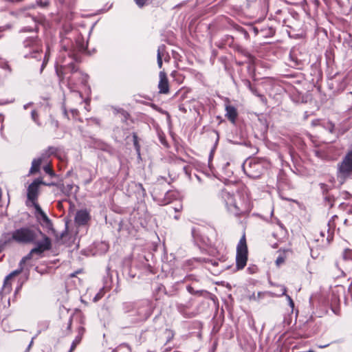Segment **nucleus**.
Listing matches in <instances>:
<instances>
[{
    "label": "nucleus",
    "mask_w": 352,
    "mask_h": 352,
    "mask_svg": "<svg viewBox=\"0 0 352 352\" xmlns=\"http://www.w3.org/2000/svg\"><path fill=\"white\" fill-rule=\"evenodd\" d=\"M12 241L23 245H35V247L21 259V265L32 259L34 254L41 256L43 252L50 250L52 248L51 239L39 229L32 227H21L11 233L5 234V243Z\"/></svg>",
    "instance_id": "1"
},
{
    "label": "nucleus",
    "mask_w": 352,
    "mask_h": 352,
    "mask_svg": "<svg viewBox=\"0 0 352 352\" xmlns=\"http://www.w3.org/2000/svg\"><path fill=\"white\" fill-rule=\"evenodd\" d=\"M222 198L224 199L226 206L230 212L238 215L243 212V204L241 201L240 195H234L230 192L223 190L221 192Z\"/></svg>",
    "instance_id": "2"
},
{
    "label": "nucleus",
    "mask_w": 352,
    "mask_h": 352,
    "mask_svg": "<svg viewBox=\"0 0 352 352\" xmlns=\"http://www.w3.org/2000/svg\"><path fill=\"white\" fill-rule=\"evenodd\" d=\"M352 174V151H350L338 165L337 177L341 184Z\"/></svg>",
    "instance_id": "3"
},
{
    "label": "nucleus",
    "mask_w": 352,
    "mask_h": 352,
    "mask_svg": "<svg viewBox=\"0 0 352 352\" xmlns=\"http://www.w3.org/2000/svg\"><path fill=\"white\" fill-rule=\"evenodd\" d=\"M248 261V247L245 236L240 239L236 248V265L238 270H242L246 265Z\"/></svg>",
    "instance_id": "4"
},
{
    "label": "nucleus",
    "mask_w": 352,
    "mask_h": 352,
    "mask_svg": "<svg viewBox=\"0 0 352 352\" xmlns=\"http://www.w3.org/2000/svg\"><path fill=\"white\" fill-rule=\"evenodd\" d=\"M41 184L50 186L54 185V183L47 184L43 182V180L39 178L34 180V182L29 185L27 193L28 200L30 201L31 203L37 201L38 197L39 195V187Z\"/></svg>",
    "instance_id": "5"
},
{
    "label": "nucleus",
    "mask_w": 352,
    "mask_h": 352,
    "mask_svg": "<svg viewBox=\"0 0 352 352\" xmlns=\"http://www.w3.org/2000/svg\"><path fill=\"white\" fill-rule=\"evenodd\" d=\"M159 93L162 94H168L169 92V82L166 73L164 71H161L159 74Z\"/></svg>",
    "instance_id": "6"
},
{
    "label": "nucleus",
    "mask_w": 352,
    "mask_h": 352,
    "mask_svg": "<svg viewBox=\"0 0 352 352\" xmlns=\"http://www.w3.org/2000/svg\"><path fill=\"white\" fill-rule=\"evenodd\" d=\"M89 219V214L85 210H81L76 212L75 221L78 225H85Z\"/></svg>",
    "instance_id": "7"
},
{
    "label": "nucleus",
    "mask_w": 352,
    "mask_h": 352,
    "mask_svg": "<svg viewBox=\"0 0 352 352\" xmlns=\"http://www.w3.org/2000/svg\"><path fill=\"white\" fill-rule=\"evenodd\" d=\"M66 70H69L71 73L74 74L78 71V68L76 67L74 63H71L67 67L60 65V68H56V73L59 77H61L65 73H66Z\"/></svg>",
    "instance_id": "8"
},
{
    "label": "nucleus",
    "mask_w": 352,
    "mask_h": 352,
    "mask_svg": "<svg viewBox=\"0 0 352 352\" xmlns=\"http://www.w3.org/2000/svg\"><path fill=\"white\" fill-rule=\"evenodd\" d=\"M226 116L232 123L234 124L238 116L236 108L231 105H226Z\"/></svg>",
    "instance_id": "9"
},
{
    "label": "nucleus",
    "mask_w": 352,
    "mask_h": 352,
    "mask_svg": "<svg viewBox=\"0 0 352 352\" xmlns=\"http://www.w3.org/2000/svg\"><path fill=\"white\" fill-rule=\"evenodd\" d=\"M157 52V65L159 68H162L163 64L162 59L166 55V46L164 45L159 46Z\"/></svg>",
    "instance_id": "10"
},
{
    "label": "nucleus",
    "mask_w": 352,
    "mask_h": 352,
    "mask_svg": "<svg viewBox=\"0 0 352 352\" xmlns=\"http://www.w3.org/2000/svg\"><path fill=\"white\" fill-rule=\"evenodd\" d=\"M43 159V157H41L33 160L29 175H32L39 171Z\"/></svg>",
    "instance_id": "11"
},
{
    "label": "nucleus",
    "mask_w": 352,
    "mask_h": 352,
    "mask_svg": "<svg viewBox=\"0 0 352 352\" xmlns=\"http://www.w3.org/2000/svg\"><path fill=\"white\" fill-rule=\"evenodd\" d=\"M41 219L43 221L42 225L45 226L48 229L52 228V223L51 220L48 218L45 213L43 214L41 216Z\"/></svg>",
    "instance_id": "12"
},
{
    "label": "nucleus",
    "mask_w": 352,
    "mask_h": 352,
    "mask_svg": "<svg viewBox=\"0 0 352 352\" xmlns=\"http://www.w3.org/2000/svg\"><path fill=\"white\" fill-rule=\"evenodd\" d=\"M74 188V185L72 184H67V185H62L61 190L65 195L68 196L72 193V191Z\"/></svg>",
    "instance_id": "13"
},
{
    "label": "nucleus",
    "mask_w": 352,
    "mask_h": 352,
    "mask_svg": "<svg viewBox=\"0 0 352 352\" xmlns=\"http://www.w3.org/2000/svg\"><path fill=\"white\" fill-rule=\"evenodd\" d=\"M266 294H271L270 292H258L257 294L254 293L250 296L249 299L250 300H258L261 298L264 297Z\"/></svg>",
    "instance_id": "14"
},
{
    "label": "nucleus",
    "mask_w": 352,
    "mask_h": 352,
    "mask_svg": "<svg viewBox=\"0 0 352 352\" xmlns=\"http://www.w3.org/2000/svg\"><path fill=\"white\" fill-rule=\"evenodd\" d=\"M11 278H10L8 276H7L4 280L3 283V290L6 292H10L11 290V283H10Z\"/></svg>",
    "instance_id": "15"
},
{
    "label": "nucleus",
    "mask_w": 352,
    "mask_h": 352,
    "mask_svg": "<svg viewBox=\"0 0 352 352\" xmlns=\"http://www.w3.org/2000/svg\"><path fill=\"white\" fill-rule=\"evenodd\" d=\"M280 291L282 292V294H280V296L285 295L286 297H287V299L288 300V302L289 303L290 306L292 307H294V303L293 300L292 299V298L289 296L286 295V292H287L286 287L285 286H283V285H280Z\"/></svg>",
    "instance_id": "16"
},
{
    "label": "nucleus",
    "mask_w": 352,
    "mask_h": 352,
    "mask_svg": "<svg viewBox=\"0 0 352 352\" xmlns=\"http://www.w3.org/2000/svg\"><path fill=\"white\" fill-rule=\"evenodd\" d=\"M274 30L272 28L261 30V33L263 37L270 36L274 34Z\"/></svg>",
    "instance_id": "17"
},
{
    "label": "nucleus",
    "mask_w": 352,
    "mask_h": 352,
    "mask_svg": "<svg viewBox=\"0 0 352 352\" xmlns=\"http://www.w3.org/2000/svg\"><path fill=\"white\" fill-rule=\"evenodd\" d=\"M32 204L36 210V214H39L40 216H41L43 214L45 213L40 207V206L38 205V204L37 203V201L33 202L32 203Z\"/></svg>",
    "instance_id": "18"
},
{
    "label": "nucleus",
    "mask_w": 352,
    "mask_h": 352,
    "mask_svg": "<svg viewBox=\"0 0 352 352\" xmlns=\"http://www.w3.org/2000/svg\"><path fill=\"white\" fill-rule=\"evenodd\" d=\"M43 170L47 174L50 175L51 177H54L55 175L54 172L53 171L50 165L45 166L43 167Z\"/></svg>",
    "instance_id": "19"
},
{
    "label": "nucleus",
    "mask_w": 352,
    "mask_h": 352,
    "mask_svg": "<svg viewBox=\"0 0 352 352\" xmlns=\"http://www.w3.org/2000/svg\"><path fill=\"white\" fill-rule=\"evenodd\" d=\"M248 85H249V88H250V89L251 90V91H252L254 95H256V96H258V97H260L261 98H263V97H264V96H263V95H261V94H259L257 92L256 89H254V88H253V87L251 86L250 82L249 81H248Z\"/></svg>",
    "instance_id": "20"
},
{
    "label": "nucleus",
    "mask_w": 352,
    "mask_h": 352,
    "mask_svg": "<svg viewBox=\"0 0 352 352\" xmlns=\"http://www.w3.org/2000/svg\"><path fill=\"white\" fill-rule=\"evenodd\" d=\"M244 170L246 174L251 177H258L259 174L253 173L251 170H248L246 168H244Z\"/></svg>",
    "instance_id": "21"
},
{
    "label": "nucleus",
    "mask_w": 352,
    "mask_h": 352,
    "mask_svg": "<svg viewBox=\"0 0 352 352\" xmlns=\"http://www.w3.org/2000/svg\"><path fill=\"white\" fill-rule=\"evenodd\" d=\"M285 262V257L283 256H278V258L276 260V264L277 266H280L281 264H283Z\"/></svg>",
    "instance_id": "22"
},
{
    "label": "nucleus",
    "mask_w": 352,
    "mask_h": 352,
    "mask_svg": "<svg viewBox=\"0 0 352 352\" xmlns=\"http://www.w3.org/2000/svg\"><path fill=\"white\" fill-rule=\"evenodd\" d=\"M135 3L140 7V8H142L143 7L144 5L146 4L147 1L148 0H134Z\"/></svg>",
    "instance_id": "23"
},
{
    "label": "nucleus",
    "mask_w": 352,
    "mask_h": 352,
    "mask_svg": "<svg viewBox=\"0 0 352 352\" xmlns=\"http://www.w3.org/2000/svg\"><path fill=\"white\" fill-rule=\"evenodd\" d=\"M351 250L349 249H345L344 252H343V258L344 259H347L349 258H350L351 256Z\"/></svg>",
    "instance_id": "24"
},
{
    "label": "nucleus",
    "mask_w": 352,
    "mask_h": 352,
    "mask_svg": "<svg viewBox=\"0 0 352 352\" xmlns=\"http://www.w3.org/2000/svg\"><path fill=\"white\" fill-rule=\"evenodd\" d=\"M79 342H80V340L76 339L75 340H74L71 345V348H70V350L69 352H72L75 349V348L76 347L77 344Z\"/></svg>",
    "instance_id": "25"
},
{
    "label": "nucleus",
    "mask_w": 352,
    "mask_h": 352,
    "mask_svg": "<svg viewBox=\"0 0 352 352\" xmlns=\"http://www.w3.org/2000/svg\"><path fill=\"white\" fill-rule=\"evenodd\" d=\"M133 138L134 146H135L137 151H139L140 146H139V144H138V136H137V135L135 133H133Z\"/></svg>",
    "instance_id": "26"
},
{
    "label": "nucleus",
    "mask_w": 352,
    "mask_h": 352,
    "mask_svg": "<svg viewBox=\"0 0 352 352\" xmlns=\"http://www.w3.org/2000/svg\"><path fill=\"white\" fill-rule=\"evenodd\" d=\"M22 271V267L20 269V270H15L14 272H12V273H10L9 275H8L10 278H12L14 277V276H16L18 275L19 274L21 273V272Z\"/></svg>",
    "instance_id": "27"
},
{
    "label": "nucleus",
    "mask_w": 352,
    "mask_h": 352,
    "mask_svg": "<svg viewBox=\"0 0 352 352\" xmlns=\"http://www.w3.org/2000/svg\"><path fill=\"white\" fill-rule=\"evenodd\" d=\"M36 40L34 38H31L30 40H27V41H25V46L28 47L31 43L36 44Z\"/></svg>",
    "instance_id": "28"
},
{
    "label": "nucleus",
    "mask_w": 352,
    "mask_h": 352,
    "mask_svg": "<svg viewBox=\"0 0 352 352\" xmlns=\"http://www.w3.org/2000/svg\"><path fill=\"white\" fill-rule=\"evenodd\" d=\"M117 113H120L124 118H127V116H129L128 113H126V111H125L123 109H119V110H116Z\"/></svg>",
    "instance_id": "29"
},
{
    "label": "nucleus",
    "mask_w": 352,
    "mask_h": 352,
    "mask_svg": "<svg viewBox=\"0 0 352 352\" xmlns=\"http://www.w3.org/2000/svg\"><path fill=\"white\" fill-rule=\"evenodd\" d=\"M37 117H38L37 112L35 110L32 111V118L36 122H37Z\"/></svg>",
    "instance_id": "30"
},
{
    "label": "nucleus",
    "mask_w": 352,
    "mask_h": 352,
    "mask_svg": "<svg viewBox=\"0 0 352 352\" xmlns=\"http://www.w3.org/2000/svg\"><path fill=\"white\" fill-rule=\"evenodd\" d=\"M260 166V164L259 163H256V162H250V168H256L257 167H259Z\"/></svg>",
    "instance_id": "31"
},
{
    "label": "nucleus",
    "mask_w": 352,
    "mask_h": 352,
    "mask_svg": "<svg viewBox=\"0 0 352 352\" xmlns=\"http://www.w3.org/2000/svg\"><path fill=\"white\" fill-rule=\"evenodd\" d=\"M249 25H250V29H251V30H252L254 31V34H255L256 35V34H258V28H256V27H253V26L252 25V23H249Z\"/></svg>",
    "instance_id": "32"
},
{
    "label": "nucleus",
    "mask_w": 352,
    "mask_h": 352,
    "mask_svg": "<svg viewBox=\"0 0 352 352\" xmlns=\"http://www.w3.org/2000/svg\"><path fill=\"white\" fill-rule=\"evenodd\" d=\"M54 152H55V148L53 147H50L47 150L48 155L53 154V153H54Z\"/></svg>",
    "instance_id": "33"
},
{
    "label": "nucleus",
    "mask_w": 352,
    "mask_h": 352,
    "mask_svg": "<svg viewBox=\"0 0 352 352\" xmlns=\"http://www.w3.org/2000/svg\"><path fill=\"white\" fill-rule=\"evenodd\" d=\"M169 59H170V56L166 52V55L164 57V60L165 62H168L169 61Z\"/></svg>",
    "instance_id": "34"
},
{
    "label": "nucleus",
    "mask_w": 352,
    "mask_h": 352,
    "mask_svg": "<svg viewBox=\"0 0 352 352\" xmlns=\"http://www.w3.org/2000/svg\"><path fill=\"white\" fill-rule=\"evenodd\" d=\"M34 337L32 338L29 346H28V350L30 349V347L32 346V345L33 344V342H34Z\"/></svg>",
    "instance_id": "35"
},
{
    "label": "nucleus",
    "mask_w": 352,
    "mask_h": 352,
    "mask_svg": "<svg viewBox=\"0 0 352 352\" xmlns=\"http://www.w3.org/2000/svg\"><path fill=\"white\" fill-rule=\"evenodd\" d=\"M329 345V344H324V345H320V346H319V347L321 348V349H324V348L328 346Z\"/></svg>",
    "instance_id": "36"
},
{
    "label": "nucleus",
    "mask_w": 352,
    "mask_h": 352,
    "mask_svg": "<svg viewBox=\"0 0 352 352\" xmlns=\"http://www.w3.org/2000/svg\"><path fill=\"white\" fill-rule=\"evenodd\" d=\"M100 298V296H99V294H97V295L96 296V297L94 298V300H98V299H99Z\"/></svg>",
    "instance_id": "37"
},
{
    "label": "nucleus",
    "mask_w": 352,
    "mask_h": 352,
    "mask_svg": "<svg viewBox=\"0 0 352 352\" xmlns=\"http://www.w3.org/2000/svg\"><path fill=\"white\" fill-rule=\"evenodd\" d=\"M48 4H49V2H48V1H45V2L43 3V6H47Z\"/></svg>",
    "instance_id": "38"
},
{
    "label": "nucleus",
    "mask_w": 352,
    "mask_h": 352,
    "mask_svg": "<svg viewBox=\"0 0 352 352\" xmlns=\"http://www.w3.org/2000/svg\"><path fill=\"white\" fill-rule=\"evenodd\" d=\"M72 113H77L78 111L76 109L72 110Z\"/></svg>",
    "instance_id": "39"
},
{
    "label": "nucleus",
    "mask_w": 352,
    "mask_h": 352,
    "mask_svg": "<svg viewBox=\"0 0 352 352\" xmlns=\"http://www.w3.org/2000/svg\"><path fill=\"white\" fill-rule=\"evenodd\" d=\"M68 82H69V83H71V82H72V78H71L70 77L68 78Z\"/></svg>",
    "instance_id": "40"
},
{
    "label": "nucleus",
    "mask_w": 352,
    "mask_h": 352,
    "mask_svg": "<svg viewBox=\"0 0 352 352\" xmlns=\"http://www.w3.org/2000/svg\"><path fill=\"white\" fill-rule=\"evenodd\" d=\"M179 109H180V110H182V111H185L184 108V107H179Z\"/></svg>",
    "instance_id": "41"
},
{
    "label": "nucleus",
    "mask_w": 352,
    "mask_h": 352,
    "mask_svg": "<svg viewBox=\"0 0 352 352\" xmlns=\"http://www.w3.org/2000/svg\"><path fill=\"white\" fill-rule=\"evenodd\" d=\"M38 50V47H36L35 49H34V51L37 52Z\"/></svg>",
    "instance_id": "42"
},
{
    "label": "nucleus",
    "mask_w": 352,
    "mask_h": 352,
    "mask_svg": "<svg viewBox=\"0 0 352 352\" xmlns=\"http://www.w3.org/2000/svg\"><path fill=\"white\" fill-rule=\"evenodd\" d=\"M55 124H56V126H58V122H55Z\"/></svg>",
    "instance_id": "43"
},
{
    "label": "nucleus",
    "mask_w": 352,
    "mask_h": 352,
    "mask_svg": "<svg viewBox=\"0 0 352 352\" xmlns=\"http://www.w3.org/2000/svg\"><path fill=\"white\" fill-rule=\"evenodd\" d=\"M24 108H25V109L28 108V106H27V105H25V106H24Z\"/></svg>",
    "instance_id": "44"
},
{
    "label": "nucleus",
    "mask_w": 352,
    "mask_h": 352,
    "mask_svg": "<svg viewBox=\"0 0 352 352\" xmlns=\"http://www.w3.org/2000/svg\"><path fill=\"white\" fill-rule=\"evenodd\" d=\"M65 114L67 116V113L66 111H65Z\"/></svg>",
    "instance_id": "45"
}]
</instances>
